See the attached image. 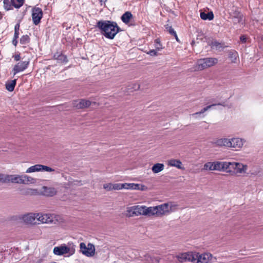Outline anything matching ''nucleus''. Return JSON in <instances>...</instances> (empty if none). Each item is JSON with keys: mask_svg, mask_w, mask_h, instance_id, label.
<instances>
[{"mask_svg": "<svg viewBox=\"0 0 263 263\" xmlns=\"http://www.w3.org/2000/svg\"><path fill=\"white\" fill-rule=\"evenodd\" d=\"M96 27L100 30L103 35L111 40L119 32L121 31L116 22L110 21H99L97 23Z\"/></svg>", "mask_w": 263, "mask_h": 263, "instance_id": "nucleus-1", "label": "nucleus"}, {"mask_svg": "<svg viewBox=\"0 0 263 263\" xmlns=\"http://www.w3.org/2000/svg\"><path fill=\"white\" fill-rule=\"evenodd\" d=\"M218 60L215 58H206L200 59L197 61V69L199 70H203L216 64Z\"/></svg>", "mask_w": 263, "mask_h": 263, "instance_id": "nucleus-2", "label": "nucleus"}, {"mask_svg": "<svg viewBox=\"0 0 263 263\" xmlns=\"http://www.w3.org/2000/svg\"><path fill=\"white\" fill-rule=\"evenodd\" d=\"M9 182L20 184L34 183L35 179L27 175H8Z\"/></svg>", "mask_w": 263, "mask_h": 263, "instance_id": "nucleus-3", "label": "nucleus"}, {"mask_svg": "<svg viewBox=\"0 0 263 263\" xmlns=\"http://www.w3.org/2000/svg\"><path fill=\"white\" fill-rule=\"evenodd\" d=\"M53 252L54 254L57 255H63L68 253L67 256H70L74 253V249L68 247L65 244H63L60 246L54 247Z\"/></svg>", "mask_w": 263, "mask_h": 263, "instance_id": "nucleus-4", "label": "nucleus"}, {"mask_svg": "<svg viewBox=\"0 0 263 263\" xmlns=\"http://www.w3.org/2000/svg\"><path fill=\"white\" fill-rule=\"evenodd\" d=\"M80 251L87 257H92L95 255V247L91 243H88L86 246L85 243L81 242L80 245Z\"/></svg>", "mask_w": 263, "mask_h": 263, "instance_id": "nucleus-5", "label": "nucleus"}, {"mask_svg": "<svg viewBox=\"0 0 263 263\" xmlns=\"http://www.w3.org/2000/svg\"><path fill=\"white\" fill-rule=\"evenodd\" d=\"M145 206H133L128 208L127 210V216L133 217L141 215H145Z\"/></svg>", "mask_w": 263, "mask_h": 263, "instance_id": "nucleus-6", "label": "nucleus"}, {"mask_svg": "<svg viewBox=\"0 0 263 263\" xmlns=\"http://www.w3.org/2000/svg\"><path fill=\"white\" fill-rule=\"evenodd\" d=\"M31 11L33 23L34 25H37L41 22L43 17V11L41 8L35 6L32 9Z\"/></svg>", "mask_w": 263, "mask_h": 263, "instance_id": "nucleus-7", "label": "nucleus"}, {"mask_svg": "<svg viewBox=\"0 0 263 263\" xmlns=\"http://www.w3.org/2000/svg\"><path fill=\"white\" fill-rule=\"evenodd\" d=\"M91 104V102L89 100L84 99L74 100L72 102V105L77 109H84L89 107Z\"/></svg>", "mask_w": 263, "mask_h": 263, "instance_id": "nucleus-8", "label": "nucleus"}, {"mask_svg": "<svg viewBox=\"0 0 263 263\" xmlns=\"http://www.w3.org/2000/svg\"><path fill=\"white\" fill-rule=\"evenodd\" d=\"M195 258H196L195 262L194 263H208L211 260L212 255L210 253H203L202 254H194Z\"/></svg>", "mask_w": 263, "mask_h": 263, "instance_id": "nucleus-9", "label": "nucleus"}, {"mask_svg": "<svg viewBox=\"0 0 263 263\" xmlns=\"http://www.w3.org/2000/svg\"><path fill=\"white\" fill-rule=\"evenodd\" d=\"M29 64V61H25L19 62L15 64L12 69L13 76H15L16 73L25 70L28 67Z\"/></svg>", "mask_w": 263, "mask_h": 263, "instance_id": "nucleus-10", "label": "nucleus"}, {"mask_svg": "<svg viewBox=\"0 0 263 263\" xmlns=\"http://www.w3.org/2000/svg\"><path fill=\"white\" fill-rule=\"evenodd\" d=\"M40 213H29L23 216V221L28 224H35Z\"/></svg>", "mask_w": 263, "mask_h": 263, "instance_id": "nucleus-11", "label": "nucleus"}, {"mask_svg": "<svg viewBox=\"0 0 263 263\" xmlns=\"http://www.w3.org/2000/svg\"><path fill=\"white\" fill-rule=\"evenodd\" d=\"M178 260L180 262L191 261L195 262L196 258L192 252L184 253L178 256Z\"/></svg>", "mask_w": 263, "mask_h": 263, "instance_id": "nucleus-12", "label": "nucleus"}, {"mask_svg": "<svg viewBox=\"0 0 263 263\" xmlns=\"http://www.w3.org/2000/svg\"><path fill=\"white\" fill-rule=\"evenodd\" d=\"M37 221L43 223H52L54 220L52 216L51 215L40 214L37 217Z\"/></svg>", "mask_w": 263, "mask_h": 263, "instance_id": "nucleus-13", "label": "nucleus"}, {"mask_svg": "<svg viewBox=\"0 0 263 263\" xmlns=\"http://www.w3.org/2000/svg\"><path fill=\"white\" fill-rule=\"evenodd\" d=\"M140 259L144 260L145 263H159L160 258L159 257H155L151 256L148 254H146L144 255L143 259L140 256Z\"/></svg>", "mask_w": 263, "mask_h": 263, "instance_id": "nucleus-14", "label": "nucleus"}, {"mask_svg": "<svg viewBox=\"0 0 263 263\" xmlns=\"http://www.w3.org/2000/svg\"><path fill=\"white\" fill-rule=\"evenodd\" d=\"M232 22L234 24L240 23L243 19V15L240 12L235 10L231 14Z\"/></svg>", "mask_w": 263, "mask_h": 263, "instance_id": "nucleus-15", "label": "nucleus"}, {"mask_svg": "<svg viewBox=\"0 0 263 263\" xmlns=\"http://www.w3.org/2000/svg\"><path fill=\"white\" fill-rule=\"evenodd\" d=\"M237 165H239L238 162L226 161L224 171L235 174V168Z\"/></svg>", "mask_w": 263, "mask_h": 263, "instance_id": "nucleus-16", "label": "nucleus"}, {"mask_svg": "<svg viewBox=\"0 0 263 263\" xmlns=\"http://www.w3.org/2000/svg\"><path fill=\"white\" fill-rule=\"evenodd\" d=\"M42 194L48 197H52L57 194L56 190L53 187L43 186Z\"/></svg>", "mask_w": 263, "mask_h": 263, "instance_id": "nucleus-17", "label": "nucleus"}, {"mask_svg": "<svg viewBox=\"0 0 263 263\" xmlns=\"http://www.w3.org/2000/svg\"><path fill=\"white\" fill-rule=\"evenodd\" d=\"M231 146L230 147L240 148L242 146L243 143L241 139L238 138H233L230 139Z\"/></svg>", "mask_w": 263, "mask_h": 263, "instance_id": "nucleus-18", "label": "nucleus"}, {"mask_svg": "<svg viewBox=\"0 0 263 263\" xmlns=\"http://www.w3.org/2000/svg\"><path fill=\"white\" fill-rule=\"evenodd\" d=\"M158 208L159 214L158 216H162L166 213L169 212V204L168 203H164L158 206H156Z\"/></svg>", "mask_w": 263, "mask_h": 263, "instance_id": "nucleus-19", "label": "nucleus"}, {"mask_svg": "<svg viewBox=\"0 0 263 263\" xmlns=\"http://www.w3.org/2000/svg\"><path fill=\"white\" fill-rule=\"evenodd\" d=\"M159 212L158 208H156V206L155 207H148L146 208L145 206V215H148V216H152V215H157L158 216Z\"/></svg>", "mask_w": 263, "mask_h": 263, "instance_id": "nucleus-20", "label": "nucleus"}, {"mask_svg": "<svg viewBox=\"0 0 263 263\" xmlns=\"http://www.w3.org/2000/svg\"><path fill=\"white\" fill-rule=\"evenodd\" d=\"M53 58L60 63H66L68 62L67 58L66 55L60 52H56L53 54Z\"/></svg>", "mask_w": 263, "mask_h": 263, "instance_id": "nucleus-21", "label": "nucleus"}, {"mask_svg": "<svg viewBox=\"0 0 263 263\" xmlns=\"http://www.w3.org/2000/svg\"><path fill=\"white\" fill-rule=\"evenodd\" d=\"M216 143L217 145L220 146H226L230 147V146H231V143H230V139L227 138L218 139L216 141Z\"/></svg>", "mask_w": 263, "mask_h": 263, "instance_id": "nucleus-22", "label": "nucleus"}, {"mask_svg": "<svg viewBox=\"0 0 263 263\" xmlns=\"http://www.w3.org/2000/svg\"><path fill=\"white\" fill-rule=\"evenodd\" d=\"M133 17V14L130 12L126 11L121 16V19L124 23L127 24Z\"/></svg>", "mask_w": 263, "mask_h": 263, "instance_id": "nucleus-23", "label": "nucleus"}, {"mask_svg": "<svg viewBox=\"0 0 263 263\" xmlns=\"http://www.w3.org/2000/svg\"><path fill=\"white\" fill-rule=\"evenodd\" d=\"M216 105H221V106H226V105L225 104L224 102L218 103H216V104H213L212 105H208V106L204 107L200 111L197 112H196V113H194V114H192V116H196V115H198V114H203L205 111H206L208 110H209V109H210L212 107H213L214 106H216Z\"/></svg>", "mask_w": 263, "mask_h": 263, "instance_id": "nucleus-24", "label": "nucleus"}, {"mask_svg": "<svg viewBox=\"0 0 263 263\" xmlns=\"http://www.w3.org/2000/svg\"><path fill=\"white\" fill-rule=\"evenodd\" d=\"M216 105H221V106H226V105L225 104L224 102L218 103H216V104H213L212 105H208V106L204 107L200 111L197 112H196V113H194V114H192V116H196V115H198V114H203L205 111H206L208 110H209V109H210L212 107H213L214 106H216Z\"/></svg>", "mask_w": 263, "mask_h": 263, "instance_id": "nucleus-25", "label": "nucleus"}, {"mask_svg": "<svg viewBox=\"0 0 263 263\" xmlns=\"http://www.w3.org/2000/svg\"><path fill=\"white\" fill-rule=\"evenodd\" d=\"M16 79L8 81L6 83V88L9 91H13L16 84Z\"/></svg>", "mask_w": 263, "mask_h": 263, "instance_id": "nucleus-26", "label": "nucleus"}, {"mask_svg": "<svg viewBox=\"0 0 263 263\" xmlns=\"http://www.w3.org/2000/svg\"><path fill=\"white\" fill-rule=\"evenodd\" d=\"M214 17V14L212 11L209 12L207 13H206L204 12H201L200 13V17L201 19H202L203 20H208L209 21H211V20H213Z\"/></svg>", "mask_w": 263, "mask_h": 263, "instance_id": "nucleus-27", "label": "nucleus"}, {"mask_svg": "<svg viewBox=\"0 0 263 263\" xmlns=\"http://www.w3.org/2000/svg\"><path fill=\"white\" fill-rule=\"evenodd\" d=\"M164 164L162 163H156L152 167V171L154 173H158L164 169Z\"/></svg>", "mask_w": 263, "mask_h": 263, "instance_id": "nucleus-28", "label": "nucleus"}, {"mask_svg": "<svg viewBox=\"0 0 263 263\" xmlns=\"http://www.w3.org/2000/svg\"><path fill=\"white\" fill-rule=\"evenodd\" d=\"M41 171V164H35L29 167L26 171V173Z\"/></svg>", "mask_w": 263, "mask_h": 263, "instance_id": "nucleus-29", "label": "nucleus"}, {"mask_svg": "<svg viewBox=\"0 0 263 263\" xmlns=\"http://www.w3.org/2000/svg\"><path fill=\"white\" fill-rule=\"evenodd\" d=\"M226 162H214V170L218 171H224Z\"/></svg>", "mask_w": 263, "mask_h": 263, "instance_id": "nucleus-30", "label": "nucleus"}, {"mask_svg": "<svg viewBox=\"0 0 263 263\" xmlns=\"http://www.w3.org/2000/svg\"><path fill=\"white\" fill-rule=\"evenodd\" d=\"M25 0H11V4L15 8H21L24 4Z\"/></svg>", "mask_w": 263, "mask_h": 263, "instance_id": "nucleus-31", "label": "nucleus"}, {"mask_svg": "<svg viewBox=\"0 0 263 263\" xmlns=\"http://www.w3.org/2000/svg\"><path fill=\"white\" fill-rule=\"evenodd\" d=\"M237 52L233 50H230L228 52V57L230 59L232 62L235 63L237 57Z\"/></svg>", "mask_w": 263, "mask_h": 263, "instance_id": "nucleus-32", "label": "nucleus"}, {"mask_svg": "<svg viewBox=\"0 0 263 263\" xmlns=\"http://www.w3.org/2000/svg\"><path fill=\"white\" fill-rule=\"evenodd\" d=\"M182 163L179 160L171 159L168 161V165L172 166H175L178 168H181Z\"/></svg>", "mask_w": 263, "mask_h": 263, "instance_id": "nucleus-33", "label": "nucleus"}, {"mask_svg": "<svg viewBox=\"0 0 263 263\" xmlns=\"http://www.w3.org/2000/svg\"><path fill=\"white\" fill-rule=\"evenodd\" d=\"M211 48L215 47L217 50H220V49L223 48L225 46H223L222 44L216 41H212L210 45Z\"/></svg>", "mask_w": 263, "mask_h": 263, "instance_id": "nucleus-34", "label": "nucleus"}, {"mask_svg": "<svg viewBox=\"0 0 263 263\" xmlns=\"http://www.w3.org/2000/svg\"><path fill=\"white\" fill-rule=\"evenodd\" d=\"M246 170V165H243L242 164L239 163V165H237V166L236 167L235 174L242 173V172H244Z\"/></svg>", "mask_w": 263, "mask_h": 263, "instance_id": "nucleus-35", "label": "nucleus"}, {"mask_svg": "<svg viewBox=\"0 0 263 263\" xmlns=\"http://www.w3.org/2000/svg\"><path fill=\"white\" fill-rule=\"evenodd\" d=\"M4 7L7 11L12 9V4H11V0H4Z\"/></svg>", "mask_w": 263, "mask_h": 263, "instance_id": "nucleus-36", "label": "nucleus"}, {"mask_svg": "<svg viewBox=\"0 0 263 263\" xmlns=\"http://www.w3.org/2000/svg\"><path fill=\"white\" fill-rule=\"evenodd\" d=\"M30 39L28 35H23L20 40V43L21 44H26L29 43Z\"/></svg>", "mask_w": 263, "mask_h": 263, "instance_id": "nucleus-37", "label": "nucleus"}, {"mask_svg": "<svg viewBox=\"0 0 263 263\" xmlns=\"http://www.w3.org/2000/svg\"><path fill=\"white\" fill-rule=\"evenodd\" d=\"M154 43H155V47L156 48L155 49L156 50L159 51L161 49L163 48V47H162V45L160 43V40L159 39H156L155 40Z\"/></svg>", "mask_w": 263, "mask_h": 263, "instance_id": "nucleus-38", "label": "nucleus"}, {"mask_svg": "<svg viewBox=\"0 0 263 263\" xmlns=\"http://www.w3.org/2000/svg\"><path fill=\"white\" fill-rule=\"evenodd\" d=\"M214 162H207L204 165V169L213 171L214 170Z\"/></svg>", "mask_w": 263, "mask_h": 263, "instance_id": "nucleus-39", "label": "nucleus"}, {"mask_svg": "<svg viewBox=\"0 0 263 263\" xmlns=\"http://www.w3.org/2000/svg\"><path fill=\"white\" fill-rule=\"evenodd\" d=\"M164 27L167 31H168L171 35H173L176 33L172 27L170 26L168 24L165 25Z\"/></svg>", "mask_w": 263, "mask_h": 263, "instance_id": "nucleus-40", "label": "nucleus"}, {"mask_svg": "<svg viewBox=\"0 0 263 263\" xmlns=\"http://www.w3.org/2000/svg\"><path fill=\"white\" fill-rule=\"evenodd\" d=\"M124 183H115L113 184V190H119L124 189Z\"/></svg>", "mask_w": 263, "mask_h": 263, "instance_id": "nucleus-41", "label": "nucleus"}, {"mask_svg": "<svg viewBox=\"0 0 263 263\" xmlns=\"http://www.w3.org/2000/svg\"><path fill=\"white\" fill-rule=\"evenodd\" d=\"M0 182L3 183L9 182L8 175L0 174Z\"/></svg>", "mask_w": 263, "mask_h": 263, "instance_id": "nucleus-42", "label": "nucleus"}, {"mask_svg": "<svg viewBox=\"0 0 263 263\" xmlns=\"http://www.w3.org/2000/svg\"><path fill=\"white\" fill-rule=\"evenodd\" d=\"M37 193L36 190L31 189H28L25 190L24 192V194L25 195H32Z\"/></svg>", "mask_w": 263, "mask_h": 263, "instance_id": "nucleus-43", "label": "nucleus"}, {"mask_svg": "<svg viewBox=\"0 0 263 263\" xmlns=\"http://www.w3.org/2000/svg\"><path fill=\"white\" fill-rule=\"evenodd\" d=\"M45 171L49 172L55 171L54 169L50 167L41 164V171Z\"/></svg>", "mask_w": 263, "mask_h": 263, "instance_id": "nucleus-44", "label": "nucleus"}, {"mask_svg": "<svg viewBox=\"0 0 263 263\" xmlns=\"http://www.w3.org/2000/svg\"><path fill=\"white\" fill-rule=\"evenodd\" d=\"M103 188L107 191L113 190V183H106L103 185Z\"/></svg>", "mask_w": 263, "mask_h": 263, "instance_id": "nucleus-45", "label": "nucleus"}, {"mask_svg": "<svg viewBox=\"0 0 263 263\" xmlns=\"http://www.w3.org/2000/svg\"><path fill=\"white\" fill-rule=\"evenodd\" d=\"M124 187L125 189H132L133 190L134 186V183H124Z\"/></svg>", "mask_w": 263, "mask_h": 263, "instance_id": "nucleus-46", "label": "nucleus"}, {"mask_svg": "<svg viewBox=\"0 0 263 263\" xmlns=\"http://www.w3.org/2000/svg\"><path fill=\"white\" fill-rule=\"evenodd\" d=\"M157 51L156 49H152L150 50L148 52L147 54H149L151 56H156L158 55L157 54Z\"/></svg>", "mask_w": 263, "mask_h": 263, "instance_id": "nucleus-47", "label": "nucleus"}, {"mask_svg": "<svg viewBox=\"0 0 263 263\" xmlns=\"http://www.w3.org/2000/svg\"><path fill=\"white\" fill-rule=\"evenodd\" d=\"M81 181L79 180H74L70 182L71 184H74V185H82V184L81 183Z\"/></svg>", "mask_w": 263, "mask_h": 263, "instance_id": "nucleus-48", "label": "nucleus"}, {"mask_svg": "<svg viewBox=\"0 0 263 263\" xmlns=\"http://www.w3.org/2000/svg\"><path fill=\"white\" fill-rule=\"evenodd\" d=\"M240 40L242 43H245L247 42V37L245 35H241Z\"/></svg>", "mask_w": 263, "mask_h": 263, "instance_id": "nucleus-49", "label": "nucleus"}, {"mask_svg": "<svg viewBox=\"0 0 263 263\" xmlns=\"http://www.w3.org/2000/svg\"><path fill=\"white\" fill-rule=\"evenodd\" d=\"M147 190V187L144 185L140 184V191H146Z\"/></svg>", "mask_w": 263, "mask_h": 263, "instance_id": "nucleus-50", "label": "nucleus"}, {"mask_svg": "<svg viewBox=\"0 0 263 263\" xmlns=\"http://www.w3.org/2000/svg\"><path fill=\"white\" fill-rule=\"evenodd\" d=\"M13 58H14V60L16 61H18L21 59V57H20V54H15V55L13 56Z\"/></svg>", "mask_w": 263, "mask_h": 263, "instance_id": "nucleus-51", "label": "nucleus"}, {"mask_svg": "<svg viewBox=\"0 0 263 263\" xmlns=\"http://www.w3.org/2000/svg\"><path fill=\"white\" fill-rule=\"evenodd\" d=\"M133 190H140V184L134 183Z\"/></svg>", "mask_w": 263, "mask_h": 263, "instance_id": "nucleus-52", "label": "nucleus"}, {"mask_svg": "<svg viewBox=\"0 0 263 263\" xmlns=\"http://www.w3.org/2000/svg\"><path fill=\"white\" fill-rule=\"evenodd\" d=\"M19 36V31H14V39H18Z\"/></svg>", "mask_w": 263, "mask_h": 263, "instance_id": "nucleus-53", "label": "nucleus"}, {"mask_svg": "<svg viewBox=\"0 0 263 263\" xmlns=\"http://www.w3.org/2000/svg\"><path fill=\"white\" fill-rule=\"evenodd\" d=\"M20 30V24L17 23L14 26V31H19Z\"/></svg>", "mask_w": 263, "mask_h": 263, "instance_id": "nucleus-54", "label": "nucleus"}, {"mask_svg": "<svg viewBox=\"0 0 263 263\" xmlns=\"http://www.w3.org/2000/svg\"><path fill=\"white\" fill-rule=\"evenodd\" d=\"M17 39H13V40H12V44L14 46H17Z\"/></svg>", "mask_w": 263, "mask_h": 263, "instance_id": "nucleus-55", "label": "nucleus"}, {"mask_svg": "<svg viewBox=\"0 0 263 263\" xmlns=\"http://www.w3.org/2000/svg\"><path fill=\"white\" fill-rule=\"evenodd\" d=\"M173 36L175 37L176 41L178 42H180L179 41V40L177 36V33H176L175 34L173 35Z\"/></svg>", "mask_w": 263, "mask_h": 263, "instance_id": "nucleus-56", "label": "nucleus"}, {"mask_svg": "<svg viewBox=\"0 0 263 263\" xmlns=\"http://www.w3.org/2000/svg\"><path fill=\"white\" fill-rule=\"evenodd\" d=\"M99 1L101 4L102 3H105L107 1V0H99Z\"/></svg>", "mask_w": 263, "mask_h": 263, "instance_id": "nucleus-57", "label": "nucleus"}, {"mask_svg": "<svg viewBox=\"0 0 263 263\" xmlns=\"http://www.w3.org/2000/svg\"><path fill=\"white\" fill-rule=\"evenodd\" d=\"M177 204H176L175 203H174V211L176 209V207H177Z\"/></svg>", "mask_w": 263, "mask_h": 263, "instance_id": "nucleus-58", "label": "nucleus"}, {"mask_svg": "<svg viewBox=\"0 0 263 263\" xmlns=\"http://www.w3.org/2000/svg\"><path fill=\"white\" fill-rule=\"evenodd\" d=\"M194 44H195V41H192V42L191 43L192 45L193 46Z\"/></svg>", "mask_w": 263, "mask_h": 263, "instance_id": "nucleus-59", "label": "nucleus"}, {"mask_svg": "<svg viewBox=\"0 0 263 263\" xmlns=\"http://www.w3.org/2000/svg\"><path fill=\"white\" fill-rule=\"evenodd\" d=\"M51 263H57V262L53 261V262H51Z\"/></svg>", "mask_w": 263, "mask_h": 263, "instance_id": "nucleus-60", "label": "nucleus"}, {"mask_svg": "<svg viewBox=\"0 0 263 263\" xmlns=\"http://www.w3.org/2000/svg\"><path fill=\"white\" fill-rule=\"evenodd\" d=\"M38 263H41V261H39Z\"/></svg>", "mask_w": 263, "mask_h": 263, "instance_id": "nucleus-61", "label": "nucleus"}]
</instances>
